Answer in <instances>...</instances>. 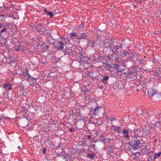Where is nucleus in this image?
Returning a JSON list of instances; mask_svg holds the SVG:
<instances>
[{
	"label": "nucleus",
	"instance_id": "f257e3e1",
	"mask_svg": "<svg viewBox=\"0 0 161 161\" xmlns=\"http://www.w3.org/2000/svg\"><path fill=\"white\" fill-rule=\"evenodd\" d=\"M58 42L55 43V47L58 50H62L65 45H67L69 42L68 39L64 38H60L57 40Z\"/></svg>",
	"mask_w": 161,
	"mask_h": 161
},
{
	"label": "nucleus",
	"instance_id": "f03ea898",
	"mask_svg": "<svg viewBox=\"0 0 161 161\" xmlns=\"http://www.w3.org/2000/svg\"><path fill=\"white\" fill-rule=\"evenodd\" d=\"M77 61L81 64H82L85 60L84 59L87 57L83 52L77 53L76 54Z\"/></svg>",
	"mask_w": 161,
	"mask_h": 161
},
{
	"label": "nucleus",
	"instance_id": "7ed1b4c3",
	"mask_svg": "<svg viewBox=\"0 0 161 161\" xmlns=\"http://www.w3.org/2000/svg\"><path fill=\"white\" fill-rule=\"evenodd\" d=\"M148 95L150 97H161V93L153 89H150L148 91Z\"/></svg>",
	"mask_w": 161,
	"mask_h": 161
},
{
	"label": "nucleus",
	"instance_id": "20e7f679",
	"mask_svg": "<svg viewBox=\"0 0 161 161\" xmlns=\"http://www.w3.org/2000/svg\"><path fill=\"white\" fill-rule=\"evenodd\" d=\"M122 49V48L121 45H119L117 46L114 45V48L112 50V51L114 53L119 55L121 54Z\"/></svg>",
	"mask_w": 161,
	"mask_h": 161
},
{
	"label": "nucleus",
	"instance_id": "39448f33",
	"mask_svg": "<svg viewBox=\"0 0 161 161\" xmlns=\"http://www.w3.org/2000/svg\"><path fill=\"white\" fill-rule=\"evenodd\" d=\"M102 44H104V47L105 48L111 49V41L109 39H106L104 41L101 42Z\"/></svg>",
	"mask_w": 161,
	"mask_h": 161
},
{
	"label": "nucleus",
	"instance_id": "423d86ee",
	"mask_svg": "<svg viewBox=\"0 0 161 161\" xmlns=\"http://www.w3.org/2000/svg\"><path fill=\"white\" fill-rule=\"evenodd\" d=\"M104 149L107 150V153L108 154H110L114 152V149L115 148V146L114 145H111L109 147H104Z\"/></svg>",
	"mask_w": 161,
	"mask_h": 161
},
{
	"label": "nucleus",
	"instance_id": "0eeeda50",
	"mask_svg": "<svg viewBox=\"0 0 161 161\" xmlns=\"http://www.w3.org/2000/svg\"><path fill=\"white\" fill-rule=\"evenodd\" d=\"M140 144V142L139 140L135 141L133 142H131L130 145L132 146L133 149L136 150L139 147V145Z\"/></svg>",
	"mask_w": 161,
	"mask_h": 161
},
{
	"label": "nucleus",
	"instance_id": "6e6552de",
	"mask_svg": "<svg viewBox=\"0 0 161 161\" xmlns=\"http://www.w3.org/2000/svg\"><path fill=\"white\" fill-rule=\"evenodd\" d=\"M143 129L142 128H140L136 130V131L135 132V133L134 134L135 136V137H136V136L137 137L142 136L143 132Z\"/></svg>",
	"mask_w": 161,
	"mask_h": 161
},
{
	"label": "nucleus",
	"instance_id": "1a4fd4ad",
	"mask_svg": "<svg viewBox=\"0 0 161 161\" xmlns=\"http://www.w3.org/2000/svg\"><path fill=\"white\" fill-rule=\"evenodd\" d=\"M153 112L152 111H149L143 112L142 115L146 118H148L153 115Z\"/></svg>",
	"mask_w": 161,
	"mask_h": 161
},
{
	"label": "nucleus",
	"instance_id": "9d476101",
	"mask_svg": "<svg viewBox=\"0 0 161 161\" xmlns=\"http://www.w3.org/2000/svg\"><path fill=\"white\" fill-rule=\"evenodd\" d=\"M113 68H114L116 69L117 71L118 72H122L123 70L120 69V66H119V63H118L113 64Z\"/></svg>",
	"mask_w": 161,
	"mask_h": 161
},
{
	"label": "nucleus",
	"instance_id": "9b49d317",
	"mask_svg": "<svg viewBox=\"0 0 161 161\" xmlns=\"http://www.w3.org/2000/svg\"><path fill=\"white\" fill-rule=\"evenodd\" d=\"M12 85L10 83H8L5 84L4 86L3 87L8 91H9V90L11 89V88L12 87Z\"/></svg>",
	"mask_w": 161,
	"mask_h": 161
},
{
	"label": "nucleus",
	"instance_id": "f8f14e48",
	"mask_svg": "<svg viewBox=\"0 0 161 161\" xmlns=\"http://www.w3.org/2000/svg\"><path fill=\"white\" fill-rule=\"evenodd\" d=\"M129 131L126 129H124L123 130L122 133L124 135V137L126 138H128L130 136L128 135Z\"/></svg>",
	"mask_w": 161,
	"mask_h": 161
},
{
	"label": "nucleus",
	"instance_id": "ddd939ff",
	"mask_svg": "<svg viewBox=\"0 0 161 161\" xmlns=\"http://www.w3.org/2000/svg\"><path fill=\"white\" fill-rule=\"evenodd\" d=\"M55 39H53L52 36L49 37L47 38L46 41L50 44H53L54 43Z\"/></svg>",
	"mask_w": 161,
	"mask_h": 161
},
{
	"label": "nucleus",
	"instance_id": "4468645a",
	"mask_svg": "<svg viewBox=\"0 0 161 161\" xmlns=\"http://www.w3.org/2000/svg\"><path fill=\"white\" fill-rule=\"evenodd\" d=\"M102 108V107L99 106L95 108L94 109V114L95 115H97L100 110Z\"/></svg>",
	"mask_w": 161,
	"mask_h": 161
},
{
	"label": "nucleus",
	"instance_id": "2eb2a0df",
	"mask_svg": "<svg viewBox=\"0 0 161 161\" xmlns=\"http://www.w3.org/2000/svg\"><path fill=\"white\" fill-rule=\"evenodd\" d=\"M158 115H157V117H155V118H154L153 119L152 121V122H153V124H155L156 125H158V124H159L160 122L158 121Z\"/></svg>",
	"mask_w": 161,
	"mask_h": 161
},
{
	"label": "nucleus",
	"instance_id": "dca6fc26",
	"mask_svg": "<svg viewBox=\"0 0 161 161\" xmlns=\"http://www.w3.org/2000/svg\"><path fill=\"white\" fill-rule=\"evenodd\" d=\"M96 38L94 40L92 41V43L94 45H95V44L97 45V42L99 41V36L98 35H96Z\"/></svg>",
	"mask_w": 161,
	"mask_h": 161
},
{
	"label": "nucleus",
	"instance_id": "f3484780",
	"mask_svg": "<svg viewBox=\"0 0 161 161\" xmlns=\"http://www.w3.org/2000/svg\"><path fill=\"white\" fill-rule=\"evenodd\" d=\"M107 57L109 60H115L116 61H117L118 60V59L115 57L113 54L110 55V56H107Z\"/></svg>",
	"mask_w": 161,
	"mask_h": 161
},
{
	"label": "nucleus",
	"instance_id": "a211bd4d",
	"mask_svg": "<svg viewBox=\"0 0 161 161\" xmlns=\"http://www.w3.org/2000/svg\"><path fill=\"white\" fill-rule=\"evenodd\" d=\"M151 150L147 147H145L142 149L141 150V151L142 153H144L145 154L147 153H151Z\"/></svg>",
	"mask_w": 161,
	"mask_h": 161
},
{
	"label": "nucleus",
	"instance_id": "6ab92c4d",
	"mask_svg": "<svg viewBox=\"0 0 161 161\" xmlns=\"http://www.w3.org/2000/svg\"><path fill=\"white\" fill-rule=\"evenodd\" d=\"M120 127L117 126H114L113 125H112L111 127V130L114 131L117 130V131L119 132V131Z\"/></svg>",
	"mask_w": 161,
	"mask_h": 161
},
{
	"label": "nucleus",
	"instance_id": "aec40b11",
	"mask_svg": "<svg viewBox=\"0 0 161 161\" xmlns=\"http://www.w3.org/2000/svg\"><path fill=\"white\" fill-rule=\"evenodd\" d=\"M9 25L8 24H6V25H3V26L4 27V28L2 30H0V35L1 36L2 34V33L4 32H6L7 28H6V27H8Z\"/></svg>",
	"mask_w": 161,
	"mask_h": 161
},
{
	"label": "nucleus",
	"instance_id": "412c9836",
	"mask_svg": "<svg viewBox=\"0 0 161 161\" xmlns=\"http://www.w3.org/2000/svg\"><path fill=\"white\" fill-rule=\"evenodd\" d=\"M113 66H112L111 64H107V65L105 66V70L110 71V69L113 68Z\"/></svg>",
	"mask_w": 161,
	"mask_h": 161
},
{
	"label": "nucleus",
	"instance_id": "4be33fe9",
	"mask_svg": "<svg viewBox=\"0 0 161 161\" xmlns=\"http://www.w3.org/2000/svg\"><path fill=\"white\" fill-rule=\"evenodd\" d=\"M75 114L78 117H79V118H80V119L81 120L82 119V115L80 113L79 110H77V111H76L75 112Z\"/></svg>",
	"mask_w": 161,
	"mask_h": 161
},
{
	"label": "nucleus",
	"instance_id": "5701e85b",
	"mask_svg": "<svg viewBox=\"0 0 161 161\" xmlns=\"http://www.w3.org/2000/svg\"><path fill=\"white\" fill-rule=\"evenodd\" d=\"M109 77L106 76H105L103 79L102 80V81L104 84L105 85H106L107 84V82L106 81L108 80V78Z\"/></svg>",
	"mask_w": 161,
	"mask_h": 161
},
{
	"label": "nucleus",
	"instance_id": "b1692460",
	"mask_svg": "<svg viewBox=\"0 0 161 161\" xmlns=\"http://www.w3.org/2000/svg\"><path fill=\"white\" fill-rule=\"evenodd\" d=\"M88 33H83L81 34V38L83 39H86L88 37Z\"/></svg>",
	"mask_w": 161,
	"mask_h": 161
},
{
	"label": "nucleus",
	"instance_id": "393cba45",
	"mask_svg": "<svg viewBox=\"0 0 161 161\" xmlns=\"http://www.w3.org/2000/svg\"><path fill=\"white\" fill-rule=\"evenodd\" d=\"M76 52L77 53H80V52H82V49L81 47L80 46L78 45L76 47Z\"/></svg>",
	"mask_w": 161,
	"mask_h": 161
},
{
	"label": "nucleus",
	"instance_id": "a878e982",
	"mask_svg": "<svg viewBox=\"0 0 161 161\" xmlns=\"http://www.w3.org/2000/svg\"><path fill=\"white\" fill-rule=\"evenodd\" d=\"M40 32H41L42 34H46L47 33V31L45 26H44L43 27H42V29L40 30Z\"/></svg>",
	"mask_w": 161,
	"mask_h": 161
},
{
	"label": "nucleus",
	"instance_id": "bb28decb",
	"mask_svg": "<svg viewBox=\"0 0 161 161\" xmlns=\"http://www.w3.org/2000/svg\"><path fill=\"white\" fill-rule=\"evenodd\" d=\"M100 140L102 142H107V138L101 135H100Z\"/></svg>",
	"mask_w": 161,
	"mask_h": 161
},
{
	"label": "nucleus",
	"instance_id": "cd10ccee",
	"mask_svg": "<svg viewBox=\"0 0 161 161\" xmlns=\"http://www.w3.org/2000/svg\"><path fill=\"white\" fill-rule=\"evenodd\" d=\"M95 156V154L94 153H92V154L88 153L86 155V157L88 158H90L91 159H92Z\"/></svg>",
	"mask_w": 161,
	"mask_h": 161
},
{
	"label": "nucleus",
	"instance_id": "c85d7f7f",
	"mask_svg": "<svg viewBox=\"0 0 161 161\" xmlns=\"http://www.w3.org/2000/svg\"><path fill=\"white\" fill-rule=\"evenodd\" d=\"M25 71L26 72L25 73V76L27 78H29L30 77H31V76L29 74V72L28 69H25Z\"/></svg>",
	"mask_w": 161,
	"mask_h": 161
},
{
	"label": "nucleus",
	"instance_id": "c756f323",
	"mask_svg": "<svg viewBox=\"0 0 161 161\" xmlns=\"http://www.w3.org/2000/svg\"><path fill=\"white\" fill-rule=\"evenodd\" d=\"M95 142H91V144L89 145V147H91V148L94 147V148L95 149H96V148H95L94 147L95 146Z\"/></svg>",
	"mask_w": 161,
	"mask_h": 161
},
{
	"label": "nucleus",
	"instance_id": "7c9ffc66",
	"mask_svg": "<svg viewBox=\"0 0 161 161\" xmlns=\"http://www.w3.org/2000/svg\"><path fill=\"white\" fill-rule=\"evenodd\" d=\"M74 122L76 123L78 121L80 122V123L82 122L83 123V125H84V121H83V120H81L80 119H79L78 120H77V119H75L74 120Z\"/></svg>",
	"mask_w": 161,
	"mask_h": 161
},
{
	"label": "nucleus",
	"instance_id": "2f4dec72",
	"mask_svg": "<svg viewBox=\"0 0 161 161\" xmlns=\"http://www.w3.org/2000/svg\"><path fill=\"white\" fill-rule=\"evenodd\" d=\"M47 14L50 16V18H52L53 16V13L52 12H48L47 13Z\"/></svg>",
	"mask_w": 161,
	"mask_h": 161
},
{
	"label": "nucleus",
	"instance_id": "473e14b6",
	"mask_svg": "<svg viewBox=\"0 0 161 161\" xmlns=\"http://www.w3.org/2000/svg\"><path fill=\"white\" fill-rule=\"evenodd\" d=\"M126 58H127V61H129V60H131L132 59V58L133 57H131V56H130V54H129L126 56Z\"/></svg>",
	"mask_w": 161,
	"mask_h": 161
},
{
	"label": "nucleus",
	"instance_id": "72a5a7b5",
	"mask_svg": "<svg viewBox=\"0 0 161 161\" xmlns=\"http://www.w3.org/2000/svg\"><path fill=\"white\" fill-rule=\"evenodd\" d=\"M35 29L37 32H40V27L39 26V25L38 26H36Z\"/></svg>",
	"mask_w": 161,
	"mask_h": 161
},
{
	"label": "nucleus",
	"instance_id": "f704fd0d",
	"mask_svg": "<svg viewBox=\"0 0 161 161\" xmlns=\"http://www.w3.org/2000/svg\"><path fill=\"white\" fill-rule=\"evenodd\" d=\"M155 156H156L157 158L158 157H161V152H160L158 153H155Z\"/></svg>",
	"mask_w": 161,
	"mask_h": 161
},
{
	"label": "nucleus",
	"instance_id": "c9c22d12",
	"mask_svg": "<svg viewBox=\"0 0 161 161\" xmlns=\"http://www.w3.org/2000/svg\"><path fill=\"white\" fill-rule=\"evenodd\" d=\"M77 36V34L75 32H74V33H72L70 35V37H74L76 36Z\"/></svg>",
	"mask_w": 161,
	"mask_h": 161
},
{
	"label": "nucleus",
	"instance_id": "e433bc0d",
	"mask_svg": "<svg viewBox=\"0 0 161 161\" xmlns=\"http://www.w3.org/2000/svg\"><path fill=\"white\" fill-rule=\"evenodd\" d=\"M63 53H64V55H69V54L70 53V52H69L67 51L66 50L65 51H63Z\"/></svg>",
	"mask_w": 161,
	"mask_h": 161
},
{
	"label": "nucleus",
	"instance_id": "4c0bfd02",
	"mask_svg": "<svg viewBox=\"0 0 161 161\" xmlns=\"http://www.w3.org/2000/svg\"><path fill=\"white\" fill-rule=\"evenodd\" d=\"M130 54H133V55H134L135 56H136L137 55V54L136 53V52H135L134 51H131V52H130Z\"/></svg>",
	"mask_w": 161,
	"mask_h": 161
},
{
	"label": "nucleus",
	"instance_id": "58836bf2",
	"mask_svg": "<svg viewBox=\"0 0 161 161\" xmlns=\"http://www.w3.org/2000/svg\"><path fill=\"white\" fill-rule=\"evenodd\" d=\"M150 158L152 160H154L156 159L157 158L156 156H155V154L154 155H151V156Z\"/></svg>",
	"mask_w": 161,
	"mask_h": 161
},
{
	"label": "nucleus",
	"instance_id": "ea45409f",
	"mask_svg": "<svg viewBox=\"0 0 161 161\" xmlns=\"http://www.w3.org/2000/svg\"><path fill=\"white\" fill-rule=\"evenodd\" d=\"M132 73V72H131L130 71H127L125 73V74L130 75H131Z\"/></svg>",
	"mask_w": 161,
	"mask_h": 161
},
{
	"label": "nucleus",
	"instance_id": "a19ab883",
	"mask_svg": "<svg viewBox=\"0 0 161 161\" xmlns=\"http://www.w3.org/2000/svg\"><path fill=\"white\" fill-rule=\"evenodd\" d=\"M123 54L126 56H127L129 54V52L128 51H126L123 53Z\"/></svg>",
	"mask_w": 161,
	"mask_h": 161
},
{
	"label": "nucleus",
	"instance_id": "79ce46f5",
	"mask_svg": "<svg viewBox=\"0 0 161 161\" xmlns=\"http://www.w3.org/2000/svg\"><path fill=\"white\" fill-rule=\"evenodd\" d=\"M45 24L44 23L39 25V26L40 27V30L41 29H42V27H44V26H45Z\"/></svg>",
	"mask_w": 161,
	"mask_h": 161
},
{
	"label": "nucleus",
	"instance_id": "37998d69",
	"mask_svg": "<svg viewBox=\"0 0 161 161\" xmlns=\"http://www.w3.org/2000/svg\"><path fill=\"white\" fill-rule=\"evenodd\" d=\"M88 75L90 76H92L93 75V73L92 72L89 71L88 72Z\"/></svg>",
	"mask_w": 161,
	"mask_h": 161
},
{
	"label": "nucleus",
	"instance_id": "c03bdc74",
	"mask_svg": "<svg viewBox=\"0 0 161 161\" xmlns=\"http://www.w3.org/2000/svg\"><path fill=\"white\" fill-rule=\"evenodd\" d=\"M75 130V129L74 128H71L69 129V131L70 132H73Z\"/></svg>",
	"mask_w": 161,
	"mask_h": 161
},
{
	"label": "nucleus",
	"instance_id": "a18cd8bd",
	"mask_svg": "<svg viewBox=\"0 0 161 161\" xmlns=\"http://www.w3.org/2000/svg\"><path fill=\"white\" fill-rule=\"evenodd\" d=\"M47 149L46 148H44L42 150V152L43 154H44L46 153V151Z\"/></svg>",
	"mask_w": 161,
	"mask_h": 161
},
{
	"label": "nucleus",
	"instance_id": "49530a36",
	"mask_svg": "<svg viewBox=\"0 0 161 161\" xmlns=\"http://www.w3.org/2000/svg\"><path fill=\"white\" fill-rule=\"evenodd\" d=\"M76 39L78 40H80L81 39H82V38H81V36H77V37L76 38Z\"/></svg>",
	"mask_w": 161,
	"mask_h": 161
},
{
	"label": "nucleus",
	"instance_id": "de8ad7c7",
	"mask_svg": "<svg viewBox=\"0 0 161 161\" xmlns=\"http://www.w3.org/2000/svg\"><path fill=\"white\" fill-rule=\"evenodd\" d=\"M21 47L19 46H18V48L16 49V50L17 51H19V50L21 49L20 48Z\"/></svg>",
	"mask_w": 161,
	"mask_h": 161
},
{
	"label": "nucleus",
	"instance_id": "09e8293b",
	"mask_svg": "<svg viewBox=\"0 0 161 161\" xmlns=\"http://www.w3.org/2000/svg\"><path fill=\"white\" fill-rule=\"evenodd\" d=\"M49 47L48 45H45L44 47V49H48Z\"/></svg>",
	"mask_w": 161,
	"mask_h": 161
},
{
	"label": "nucleus",
	"instance_id": "8fccbe9b",
	"mask_svg": "<svg viewBox=\"0 0 161 161\" xmlns=\"http://www.w3.org/2000/svg\"><path fill=\"white\" fill-rule=\"evenodd\" d=\"M31 79V80H35L36 79L34 78V77H31H31H30V78L29 79Z\"/></svg>",
	"mask_w": 161,
	"mask_h": 161
},
{
	"label": "nucleus",
	"instance_id": "3c124183",
	"mask_svg": "<svg viewBox=\"0 0 161 161\" xmlns=\"http://www.w3.org/2000/svg\"><path fill=\"white\" fill-rule=\"evenodd\" d=\"M99 60H102L103 59V57L102 56H99L98 58Z\"/></svg>",
	"mask_w": 161,
	"mask_h": 161
},
{
	"label": "nucleus",
	"instance_id": "603ef678",
	"mask_svg": "<svg viewBox=\"0 0 161 161\" xmlns=\"http://www.w3.org/2000/svg\"><path fill=\"white\" fill-rule=\"evenodd\" d=\"M138 3L141 4L142 2V1L141 0H139L137 1Z\"/></svg>",
	"mask_w": 161,
	"mask_h": 161
},
{
	"label": "nucleus",
	"instance_id": "864d4df0",
	"mask_svg": "<svg viewBox=\"0 0 161 161\" xmlns=\"http://www.w3.org/2000/svg\"><path fill=\"white\" fill-rule=\"evenodd\" d=\"M44 12L45 13H47L48 12L47 11V9L46 8H44Z\"/></svg>",
	"mask_w": 161,
	"mask_h": 161
},
{
	"label": "nucleus",
	"instance_id": "5fc2aeb1",
	"mask_svg": "<svg viewBox=\"0 0 161 161\" xmlns=\"http://www.w3.org/2000/svg\"><path fill=\"white\" fill-rule=\"evenodd\" d=\"M101 62L104 65H105L106 66L107 65V63L106 62H104L103 61H102Z\"/></svg>",
	"mask_w": 161,
	"mask_h": 161
},
{
	"label": "nucleus",
	"instance_id": "6e6d98bb",
	"mask_svg": "<svg viewBox=\"0 0 161 161\" xmlns=\"http://www.w3.org/2000/svg\"><path fill=\"white\" fill-rule=\"evenodd\" d=\"M65 157H66L67 158V159H66L67 161H68L69 159H68V158H69V159H70V158H69V156L68 155H65Z\"/></svg>",
	"mask_w": 161,
	"mask_h": 161
},
{
	"label": "nucleus",
	"instance_id": "4d7b16f0",
	"mask_svg": "<svg viewBox=\"0 0 161 161\" xmlns=\"http://www.w3.org/2000/svg\"><path fill=\"white\" fill-rule=\"evenodd\" d=\"M159 116L160 117H159V118H158V121L160 122L161 121V115Z\"/></svg>",
	"mask_w": 161,
	"mask_h": 161
},
{
	"label": "nucleus",
	"instance_id": "13d9d810",
	"mask_svg": "<svg viewBox=\"0 0 161 161\" xmlns=\"http://www.w3.org/2000/svg\"><path fill=\"white\" fill-rule=\"evenodd\" d=\"M5 16L3 14H0V17H3Z\"/></svg>",
	"mask_w": 161,
	"mask_h": 161
},
{
	"label": "nucleus",
	"instance_id": "bf43d9fd",
	"mask_svg": "<svg viewBox=\"0 0 161 161\" xmlns=\"http://www.w3.org/2000/svg\"><path fill=\"white\" fill-rule=\"evenodd\" d=\"M26 126V124H24L22 126L23 127L25 126Z\"/></svg>",
	"mask_w": 161,
	"mask_h": 161
},
{
	"label": "nucleus",
	"instance_id": "052dcab7",
	"mask_svg": "<svg viewBox=\"0 0 161 161\" xmlns=\"http://www.w3.org/2000/svg\"><path fill=\"white\" fill-rule=\"evenodd\" d=\"M73 151L72 152H74V153H75V149H72Z\"/></svg>",
	"mask_w": 161,
	"mask_h": 161
},
{
	"label": "nucleus",
	"instance_id": "680f3d73",
	"mask_svg": "<svg viewBox=\"0 0 161 161\" xmlns=\"http://www.w3.org/2000/svg\"><path fill=\"white\" fill-rule=\"evenodd\" d=\"M24 121H25L26 123L27 122V120H26V119H25V120H24Z\"/></svg>",
	"mask_w": 161,
	"mask_h": 161
},
{
	"label": "nucleus",
	"instance_id": "e2e57ef3",
	"mask_svg": "<svg viewBox=\"0 0 161 161\" xmlns=\"http://www.w3.org/2000/svg\"><path fill=\"white\" fill-rule=\"evenodd\" d=\"M130 1H135L136 0H130Z\"/></svg>",
	"mask_w": 161,
	"mask_h": 161
},
{
	"label": "nucleus",
	"instance_id": "0e129e2a",
	"mask_svg": "<svg viewBox=\"0 0 161 161\" xmlns=\"http://www.w3.org/2000/svg\"><path fill=\"white\" fill-rule=\"evenodd\" d=\"M17 148H18V149H20V146H18V147H17Z\"/></svg>",
	"mask_w": 161,
	"mask_h": 161
},
{
	"label": "nucleus",
	"instance_id": "69168bd1",
	"mask_svg": "<svg viewBox=\"0 0 161 161\" xmlns=\"http://www.w3.org/2000/svg\"><path fill=\"white\" fill-rule=\"evenodd\" d=\"M89 139L91 138V137L90 136H88Z\"/></svg>",
	"mask_w": 161,
	"mask_h": 161
},
{
	"label": "nucleus",
	"instance_id": "338daca9",
	"mask_svg": "<svg viewBox=\"0 0 161 161\" xmlns=\"http://www.w3.org/2000/svg\"><path fill=\"white\" fill-rule=\"evenodd\" d=\"M142 60H140V62H140H140H142Z\"/></svg>",
	"mask_w": 161,
	"mask_h": 161
},
{
	"label": "nucleus",
	"instance_id": "774afa93",
	"mask_svg": "<svg viewBox=\"0 0 161 161\" xmlns=\"http://www.w3.org/2000/svg\"><path fill=\"white\" fill-rule=\"evenodd\" d=\"M136 90L137 91H138L139 90V89H137Z\"/></svg>",
	"mask_w": 161,
	"mask_h": 161
}]
</instances>
